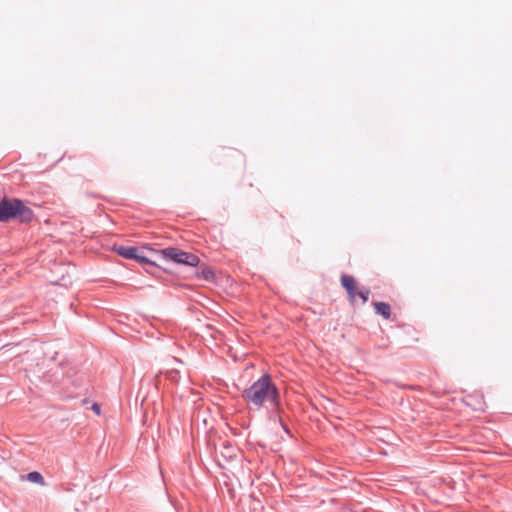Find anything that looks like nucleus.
<instances>
[{
    "mask_svg": "<svg viewBox=\"0 0 512 512\" xmlns=\"http://www.w3.org/2000/svg\"><path fill=\"white\" fill-rule=\"evenodd\" d=\"M242 397L250 408L259 409L265 403L277 405L279 393L271 377L265 374L249 388L245 389L242 392Z\"/></svg>",
    "mask_w": 512,
    "mask_h": 512,
    "instance_id": "nucleus-1",
    "label": "nucleus"
},
{
    "mask_svg": "<svg viewBox=\"0 0 512 512\" xmlns=\"http://www.w3.org/2000/svg\"><path fill=\"white\" fill-rule=\"evenodd\" d=\"M161 254L178 264L197 266L200 262V259L195 254L184 252L178 248L169 247L163 249Z\"/></svg>",
    "mask_w": 512,
    "mask_h": 512,
    "instance_id": "nucleus-2",
    "label": "nucleus"
},
{
    "mask_svg": "<svg viewBox=\"0 0 512 512\" xmlns=\"http://www.w3.org/2000/svg\"><path fill=\"white\" fill-rule=\"evenodd\" d=\"M26 208L18 199H4L0 202V221L5 222L21 214Z\"/></svg>",
    "mask_w": 512,
    "mask_h": 512,
    "instance_id": "nucleus-3",
    "label": "nucleus"
},
{
    "mask_svg": "<svg viewBox=\"0 0 512 512\" xmlns=\"http://www.w3.org/2000/svg\"><path fill=\"white\" fill-rule=\"evenodd\" d=\"M238 449L228 442H223L219 450L216 451V459L219 465L233 460L237 457Z\"/></svg>",
    "mask_w": 512,
    "mask_h": 512,
    "instance_id": "nucleus-4",
    "label": "nucleus"
},
{
    "mask_svg": "<svg viewBox=\"0 0 512 512\" xmlns=\"http://www.w3.org/2000/svg\"><path fill=\"white\" fill-rule=\"evenodd\" d=\"M464 402L467 406L475 411H483L485 408L484 398L480 393L466 395Z\"/></svg>",
    "mask_w": 512,
    "mask_h": 512,
    "instance_id": "nucleus-5",
    "label": "nucleus"
},
{
    "mask_svg": "<svg viewBox=\"0 0 512 512\" xmlns=\"http://www.w3.org/2000/svg\"><path fill=\"white\" fill-rule=\"evenodd\" d=\"M341 284L346 289L349 299L355 301L356 298V281L353 276L343 275L341 277Z\"/></svg>",
    "mask_w": 512,
    "mask_h": 512,
    "instance_id": "nucleus-6",
    "label": "nucleus"
},
{
    "mask_svg": "<svg viewBox=\"0 0 512 512\" xmlns=\"http://www.w3.org/2000/svg\"><path fill=\"white\" fill-rule=\"evenodd\" d=\"M116 251H117V253L119 255H121L122 257L127 258V259H137V260H139L141 262L146 261V258L138 256L136 254L137 250L134 247H124V246H122V247H119Z\"/></svg>",
    "mask_w": 512,
    "mask_h": 512,
    "instance_id": "nucleus-7",
    "label": "nucleus"
},
{
    "mask_svg": "<svg viewBox=\"0 0 512 512\" xmlns=\"http://www.w3.org/2000/svg\"><path fill=\"white\" fill-rule=\"evenodd\" d=\"M373 305L378 314L382 315L386 319L390 318L391 308L389 304L385 302H374Z\"/></svg>",
    "mask_w": 512,
    "mask_h": 512,
    "instance_id": "nucleus-8",
    "label": "nucleus"
},
{
    "mask_svg": "<svg viewBox=\"0 0 512 512\" xmlns=\"http://www.w3.org/2000/svg\"><path fill=\"white\" fill-rule=\"evenodd\" d=\"M27 479L30 482L37 483V484H40V485H44L45 484L43 476L39 472H37V471L30 472L27 475Z\"/></svg>",
    "mask_w": 512,
    "mask_h": 512,
    "instance_id": "nucleus-9",
    "label": "nucleus"
},
{
    "mask_svg": "<svg viewBox=\"0 0 512 512\" xmlns=\"http://www.w3.org/2000/svg\"><path fill=\"white\" fill-rule=\"evenodd\" d=\"M202 276L206 279V280H210L214 277V274L213 272L210 270V269H207V268H204L202 269V272H201Z\"/></svg>",
    "mask_w": 512,
    "mask_h": 512,
    "instance_id": "nucleus-10",
    "label": "nucleus"
},
{
    "mask_svg": "<svg viewBox=\"0 0 512 512\" xmlns=\"http://www.w3.org/2000/svg\"><path fill=\"white\" fill-rule=\"evenodd\" d=\"M356 296H359L362 299V301L365 303L368 300L369 291L368 290H366V291H359V292L356 293Z\"/></svg>",
    "mask_w": 512,
    "mask_h": 512,
    "instance_id": "nucleus-11",
    "label": "nucleus"
},
{
    "mask_svg": "<svg viewBox=\"0 0 512 512\" xmlns=\"http://www.w3.org/2000/svg\"><path fill=\"white\" fill-rule=\"evenodd\" d=\"M92 410H93L97 415H100V413H101L100 406H99L97 403H94V404L92 405Z\"/></svg>",
    "mask_w": 512,
    "mask_h": 512,
    "instance_id": "nucleus-12",
    "label": "nucleus"
}]
</instances>
